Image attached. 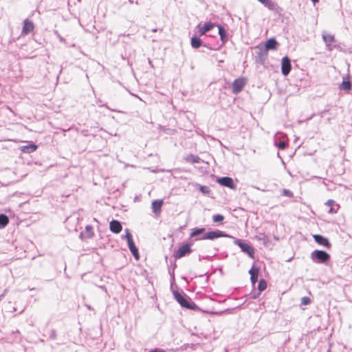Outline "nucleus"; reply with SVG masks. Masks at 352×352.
<instances>
[{"label":"nucleus","instance_id":"f257e3e1","mask_svg":"<svg viewBox=\"0 0 352 352\" xmlns=\"http://www.w3.org/2000/svg\"><path fill=\"white\" fill-rule=\"evenodd\" d=\"M124 232H125L124 238L127 241L129 248L131 254L135 257V258L136 260H138L139 259L138 250L135 245V243L132 239V235L129 229H125Z\"/></svg>","mask_w":352,"mask_h":352},{"label":"nucleus","instance_id":"f03ea898","mask_svg":"<svg viewBox=\"0 0 352 352\" xmlns=\"http://www.w3.org/2000/svg\"><path fill=\"white\" fill-rule=\"evenodd\" d=\"M174 296L176 300L183 307H186L190 309H195V307H197L194 302L188 301L185 297H184L177 292H174Z\"/></svg>","mask_w":352,"mask_h":352},{"label":"nucleus","instance_id":"7ed1b4c3","mask_svg":"<svg viewBox=\"0 0 352 352\" xmlns=\"http://www.w3.org/2000/svg\"><path fill=\"white\" fill-rule=\"evenodd\" d=\"M311 257L314 261L319 263H325L330 258V255L323 250H315L311 253Z\"/></svg>","mask_w":352,"mask_h":352},{"label":"nucleus","instance_id":"20e7f679","mask_svg":"<svg viewBox=\"0 0 352 352\" xmlns=\"http://www.w3.org/2000/svg\"><path fill=\"white\" fill-rule=\"evenodd\" d=\"M292 69L291 61L288 56H285L281 60V72L283 76H287Z\"/></svg>","mask_w":352,"mask_h":352},{"label":"nucleus","instance_id":"39448f33","mask_svg":"<svg viewBox=\"0 0 352 352\" xmlns=\"http://www.w3.org/2000/svg\"><path fill=\"white\" fill-rule=\"evenodd\" d=\"M228 235L226 234H224L223 232L220 230H216V231H211L207 232L202 238L201 239H210L213 240L219 237H226Z\"/></svg>","mask_w":352,"mask_h":352},{"label":"nucleus","instance_id":"423d86ee","mask_svg":"<svg viewBox=\"0 0 352 352\" xmlns=\"http://www.w3.org/2000/svg\"><path fill=\"white\" fill-rule=\"evenodd\" d=\"M215 26V24L211 22L206 23L204 25H201L200 24L197 26V29L199 35L202 36L205 34L207 32L210 31Z\"/></svg>","mask_w":352,"mask_h":352},{"label":"nucleus","instance_id":"0eeeda50","mask_svg":"<svg viewBox=\"0 0 352 352\" xmlns=\"http://www.w3.org/2000/svg\"><path fill=\"white\" fill-rule=\"evenodd\" d=\"M191 252L190 246L188 244H186L180 247L178 250L176 252L175 257L177 258H180L184 256L186 254Z\"/></svg>","mask_w":352,"mask_h":352},{"label":"nucleus","instance_id":"6e6552de","mask_svg":"<svg viewBox=\"0 0 352 352\" xmlns=\"http://www.w3.org/2000/svg\"><path fill=\"white\" fill-rule=\"evenodd\" d=\"M315 241L318 243L319 245H321L324 247H326L327 248H331V243L329 241V240L324 237L322 235H320V234H314L313 236Z\"/></svg>","mask_w":352,"mask_h":352},{"label":"nucleus","instance_id":"1a4fd4ad","mask_svg":"<svg viewBox=\"0 0 352 352\" xmlns=\"http://www.w3.org/2000/svg\"><path fill=\"white\" fill-rule=\"evenodd\" d=\"M217 182L221 186H227L230 188H233L234 187V182L230 177H223L218 178Z\"/></svg>","mask_w":352,"mask_h":352},{"label":"nucleus","instance_id":"9d476101","mask_svg":"<svg viewBox=\"0 0 352 352\" xmlns=\"http://www.w3.org/2000/svg\"><path fill=\"white\" fill-rule=\"evenodd\" d=\"M34 23L32 21L25 19L23 21V27L22 30V34H28L30 33L34 30Z\"/></svg>","mask_w":352,"mask_h":352},{"label":"nucleus","instance_id":"9b49d317","mask_svg":"<svg viewBox=\"0 0 352 352\" xmlns=\"http://www.w3.org/2000/svg\"><path fill=\"white\" fill-rule=\"evenodd\" d=\"M93 227L91 226H87L85 230L80 233V237L82 239H90L94 236Z\"/></svg>","mask_w":352,"mask_h":352},{"label":"nucleus","instance_id":"f8f14e48","mask_svg":"<svg viewBox=\"0 0 352 352\" xmlns=\"http://www.w3.org/2000/svg\"><path fill=\"white\" fill-rule=\"evenodd\" d=\"M249 273L250 274V280L253 285L256 284V283L258 280V276L259 274V270L257 267H252Z\"/></svg>","mask_w":352,"mask_h":352},{"label":"nucleus","instance_id":"ddd939ff","mask_svg":"<svg viewBox=\"0 0 352 352\" xmlns=\"http://www.w3.org/2000/svg\"><path fill=\"white\" fill-rule=\"evenodd\" d=\"M121 223L116 220H113L110 222V230L113 233H120L122 230Z\"/></svg>","mask_w":352,"mask_h":352},{"label":"nucleus","instance_id":"4468645a","mask_svg":"<svg viewBox=\"0 0 352 352\" xmlns=\"http://www.w3.org/2000/svg\"><path fill=\"white\" fill-rule=\"evenodd\" d=\"M278 43L275 38H270L268 39L265 44V47L267 51L268 50H274L276 49Z\"/></svg>","mask_w":352,"mask_h":352},{"label":"nucleus","instance_id":"2eb2a0df","mask_svg":"<svg viewBox=\"0 0 352 352\" xmlns=\"http://www.w3.org/2000/svg\"><path fill=\"white\" fill-rule=\"evenodd\" d=\"M242 90V79H236L232 84V91L234 94H238Z\"/></svg>","mask_w":352,"mask_h":352},{"label":"nucleus","instance_id":"dca6fc26","mask_svg":"<svg viewBox=\"0 0 352 352\" xmlns=\"http://www.w3.org/2000/svg\"><path fill=\"white\" fill-rule=\"evenodd\" d=\"M163 205L162 200H155L152 202V210L155 214H158L161 211V208Z\"/></svg>","mask_w":352,"mask_h":352},{"label":"nucleus","instance_id":"f3484780","mask_svg":"<svg viewBox=\"0 0 352 352\" xmlns=\"http://www.w3.org/2000/svg\"><path fill=\"white\" fill-rule=\"evenodd\" d=\"M351 88H352V85L348 78H344L343 81L339 86V89L340 90H344V91H350L351 89Z\"/></svg>","mask_w":352,"mask_h":352},{"label":"nucleus","instance_id":"a211bd4d","mask_svg":"<svg viewBox=\"0 0 352 352\" xmlns=\"http://www.w3.org/2000/svg\"><path fill=\"white\" fill-rule=\"evenodd\" d=\"M37 146L34 144H30L26 146H23L21 147V151L24 153H32L36 150Z\"/></svg>","mask_w":352,"mask_h":352},{"label":"nucleus","instance_id":"6ab92c4d","mask_svg":"<svg viewBox=\"0 0 352 352\" xmlns=\"http://www.w3.org/2000/svg\"><path fill=\"white\" fill-rule=\"evenodd\" d=\"M243 252L247 253L252 258H254V249L251 245L243 243Z\"/></svg>","mask_w":352,"mask_h":352},{"label":"nucleus","instance_id":"aec40b11","mask_svg":"<svg viewBox=\"0 0 352 352\" xmlns=\"http://www.w3.org/2000/svg\"><path fill=\"white\" fill-rule=\"evenodd\" d=\"M9 223V219L6 214H0V228L6 227Z\"/></svg>","mask_w":352,"mask_h":352},{"label":"nucleus","instance_id":"412c9836","mask_svg":"<svg viewBox=\"0 0 352 352\" xmlns=\"http://www.w3.org/2000/svg\"><path fill=\"white\" fill-rule=\"evenodd\" d=\"M191 45L193 48H198L201 45V41L197 36L191 38Z\"/></svg>","mask_w":352,"mask_h":352},{"label":"nucleus","instance_id":"4be33fe9","mask_svg":"<svg viewBox=\"0 0 352 352\" xmlns=\"http://www.w3.org/2000/svg\"><path fill=\"white\" fill-rule=\"evenodd\" d=\"M322 38L324 42L328 45H331L334 42V36L330 34H323Z\"/></svg>","mask_w":352,"mask_h":352},{"label":"nucleus","instance_id":"5701e85b","mask_svg":"<svg viewBox=\"0 0 352 352\" xmlns=\"http://www.w3.org/2000/svg\"><path fill=\"white\" fill-rule=\"evenodd\" d=\"M217 26H218L219 34L220 35L221 40L222 41L223 43H224L227 41L226 30L221 26H220V25H217Z\"/></svg>","mask_w":352,"mask_h":352},{"label":"nucleus","instance_id":"b1692460","mask_svg":"<svg viewBox=\"0 0 352 352\" xmlns=\"http://www.w3.org/2000/svg\"><path fill=\"white\" fill-rule=\"evenodd\" d=\"M267 288V282L264 279H261L259 281L258 289L260 292L264 291Z\"/></svg>","mask_w":352,"mask_h":352},{"label":"nucleus","instance_id":"393cba45","mask_svg":"<svg viewBox=\"0 0 352 352\" xmlns=\"http://www.w3.org/2000/svg\"><path fill=\"white\" fill-rule=\"evenodd\" d=\"M204 231H205L204 228L195 229L190 233V236L194 237V236H198L199 234L203 233Z\"/></svg>","mask_w":352,"mask_h":352},{"label":"nucleus","instance_id":"a878e982","mask_svg":"<svg viewBox=\"0 0 352 352\" xmlns=\"http://www.w3.org/2000/svg\"><path fill=\"white\" fill-rule=\"evenodd\" d=\"M289 144L287 142L285 141H280L276 146L278 147L279 149L284 150L288 146Z\"/></svg>","mask_w":352,"mask_h":352},{"label":"nucleus","instance_id":"bb28decb","mask_svg":"<svg viewBox=\"0 0 352 352\" xmlns=\"http://www.w3.org/2000/svg\"><path fill=\"white\" fill-rule=\"evenodd\" d=\"M199 157H197V156H195L193 155H190L188 157H187V160L190 162H192V163H198L199 162Z\"/></svg>","mask_w":352,"mask_h":352},{"label":"nucleus","instance_id":"cd10ccee","mask_svg":"<svg viewBox=\"0 0 352 352\" xmlns=\"http://www.w3.org/2000/svg\"><path fill=\"white\" fill-rule=\"evenodd\" d=\"M212 220L215 223L221 222L223 220V216L221 214H215L212 217Z\"/></svg>","mask_w":352,"mask_h":352},{"label":"nucleus","instance_id":"c85d7f7f","mask_svg":"<svg viewBox=\"0 0 352 352\" xmlns=\"http://www.w3.org/2000/svg\"><path fill=\"white\" fill-rule=\"evenodd\" d=\"M311 299L309 297L305 296L301 298V303L304 305L310 304Z\"/></svg>","mask_w":352,"mask_h":352},{"label":"nucleus","instance_id":"c756f323","mask_svg":"<svg viewBox=\"0 0 352 352\" xmlns=\"http://www.w3.org/2000/svg\"><path fill=\"white\" fill-rule=\"evenodd\" d=\"M283 194L289 197H292L293 196V193L289 190H283Z\"/></svg>","mask_w":352,"mask_h":352},{"label":"nucleus","instance_id":"7c9ffc66","mask_svg":"<svg viewBox=\"0 0 352 352\" xmlns=\"http://www.w3.org/2000/svg\"><path fill=\"white\" fill-rule=\"evenodd\" d=\"M200 190L204 193H208L209 192L208 188L206 186H201Z\"/></svg>","mask_w":352,"mask_h":352},{"label":"nucleus","instance_id":"2f4dec72","mask_svg":"<svg viewBox=\"0 0 352 352\" xmlns=\"http://www.w3.org/2000/svg\"><path fill=\"white\" fill-rule=\"evenodd\" d=\"M327 205L333 207L335 205V201L332 199H329L327 201Z\"/></svg>","mask_w":352,"mask_h":352},{"label":"nucleus","instance_id":"473e14b6","mask_svg":"<svg viewBox=\"0 0 352 352\" xmlns=\"http://www.w3.org/2000/svg\"><path fill=\"white\" fill-rule=\"evenodd\" d=\"M8 292V289H6L4 291H3V293L2 294L0 295V300H1L3 299V298L5 296V295Z\"/></svg>","mask_w":352,"mask_h":352},{"label":"nucleus","instance_id":"72a5a7b5","mask_svg":"<svg viewBox=\"0 0 352 352\" xmlns=\"http://www.w3.org/2000/svg\"><path fill=\"white\" fill-rule=\"evenodd\" d=\"M236 243L242 249V241L238 240L236 241Z\"/></svg>","mask_w":352,"mask_h":352},{"label":"nucleus","instance_id":"f704fd0d","mask_svg":"<svg viewBox=\"0 0 352 352\" xmlns=\"http://www.w3.org/2000/svg\"><path fill=\"white\" fill-rule=\"evenodd\" d=\"M149 352H164V351L163 350L155 349V350H151Z\"/></svg>","mask_w":352,"mask_h":352},{"label":"nucleus","instance_id":"c9c22d12","mask_svg":"<svg viewBox=\"0 0 352 352\" xmlns=\"http://www.w3.org/2000/svg\"><path fill=\"white\" fill-rule=\"evenodd\" d=\"M337 212V210H334L333 208L330 209V212L331 213H336Z\"/></svg>","mask_w":352,"mask_h":352},{"label":"nucleus","instance_id":"e433bc0d","mask_svg":"<svg viewBox=\"0 0 352 352\" xmlns=\"http://www.w3.org/2000/svg\"><path fill=\"white\" fill-rule=\"evenodd\" d=\"M318 1H319V0H311V1H312L313 3H317V2H318Z\"/></svg>","mask_w":352,"mask_h":352}]
</instances>
